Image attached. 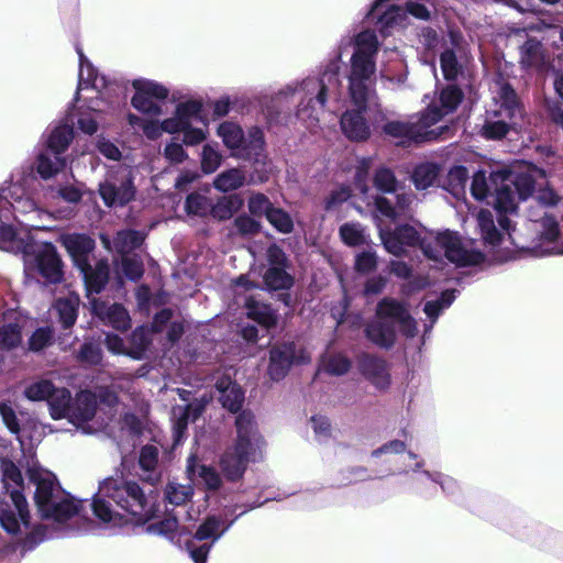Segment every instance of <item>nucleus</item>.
Returning a JSON list of instances; mask_svg holds the SVG:
<instances>
[{
	"label": "nucleus",
	"instance_id": "nucleus-2",
	"mask_svg": "<svg viewBox=\"0 0 563 563\" xmlns=\"http://www.w3.org/2000/svg\"><path fill=\"white\" fill-rule=\"evenodd\" d=\"M219 391V401L230 412L238 413L235 418L236 440L234 446L228 450L220 460L221 470L230 481L240 479L245 473L250 462L262 459L264 444L254 415L250 410H242L244 391L240 385L230 379H220L216 384Z\"/></svg>",
	"mask_w": 563,
	"mask_h": 563
},
{
	"label": "nucleus",
	"instance_id": "nucleus-21",
	"mask_svg": "<svg viewBox=\"0 0 563 563\" xmlns=\"http://www.w3.org/2000/svg\"><path fill=\"white\" fill-rule=\"evenodd\" d=\"M263 504L264 503H253L246 506L240 514H238L232 520L228 522L214 515L207 516L196 529L194 539L197 541H205L210 539V544L213 545L234 525L238 518H240L249 510L262 506Z\"/></svg>",
	"mask_w": 563,
	"mask_h": 563
},
{
	"label": "nucleus",
	"instance_id": "nucleus-19",
	"mask_svg": "<svg viewBox=\"0 0 563 563\" xmlns=\"http://www.w3.org/2000/svg\"><path fill=\"white\" fill-rule=\"evenodd\" d=\"M82 277L86 296L90 301L95 295L102 292L110 279V264L108 258H99L93 265L88 262L77 268Z\"/></svg>",
	"mask_w": 563,
	"mask_h": 563
},
{
	"label": "nucleus",
	"instance_id": "nucleus-12",
	"mask_svg": "<svg viewBox=\"0 0 563 563\" xmlns=\"http://www.w3.org/2000/svg\"><path fill=\"white\" fill-rule=\"evenodd\" d=\"M437 244L443 250L444 256L460 267L479 265L485 261L483 252L467 250L457 232L444 230L435 236Z\"/></svg>",
	"mask_w": 563,
	"mask_h": 563
},
{
	"label": "nucleus",
	"instance_id": "nucleus-43",
	"mask_svg": "<svg viewBox=\"0 0 563 563\" xmlns=\"http://www.w3.org/2000/svg\"><path fill=\"white\" fill-rule=\"evenodd\" d=\"M379 41L378 37L373 30H364L357 33L354 37V52L353 54H358L360 56H367L372 58H376V55L379 49Z\"/></svg>",
	"mask_w": 563,
	"mask_h": 563
},
{
	"label": "nucleus",
	"instance_id": "nucleus-26",
	"mask_svg": "<svg viewBox=\"0 0 563 563\" xmlns=\"http://www.w3.org/2000/svg\"><path fill=\"white\" fill-rule=\"evenodd\" d=\"M97 412L96 395L89 390H81L71 400L68 420L75 426L92 420Z\"/></svg>",
	"mask_w": 563,
	"mask_h": 563
},
{
	"label": "nucleus",
	"instance_id": "nucleus-38",
	"mask_svg": "<svg viewBox=\"0 0 563 563\" xmlns=\"http://www.w3.org/2000/svg\"><path fill=\"white\" fill-rule=\"evenodd\" d=\"M421 473L431 482L439 484L443 494L451 498L453 501L463 503L464 497L462 487L455 478L440 472L431 473L424 470Z\"/></svg>",
	"mask_w": 563,
	"mask_h": 563
},
{
	"label": "nucleus",
	"instance_id": "nucleus-9",
	"mask_svg": "<svg viewBox=\"0 0 563 563\" xmlns=\"http://www.w3.org/2000/svg\"><path fill=\"white\" fill-rule=\"evenodd\" d=\"M26 269L36 272L46 285L60 284L64 280V264L52 242H40L27 234L18 243Z\"/></svg>",
	"mask_w": 563,
	"mask_h": 563
},
{
	"label": "nucleus",
	"instance_id": "nucleus-54",
	"mask_svg": "<svg viewBox=\"0 0 563 563\" xmlns=\"http://www.w3.org/2000/svg\"><path fill=\"white\" fill-rule=\"evenodd\" d=\"M58 320L64 330L70 329L78 317V308L69 299H58L55 305Z\"/></svg>",
	"mask_w": 563,
	"mask_h": 563
},
{
	"label": "nucleus",
	"instance_id": "nucleus-1",
	"mask_svg": "<svg viewBox=\"0 0 563 563\" xmlns=\"http://www.w3.org/2000/svg\"><path fill=\"white\" fill-rule=\"evenodd\" d=\"M2 492L0 494V526L12 537L20 538L16 549L20 558L33 551L48 539L65 536L56 532L46 525L31 527L29 504L23 494L24 481L20 468L11 460L3 459L0 463Z\"/></svg>",
	"mask_w": 563,
	"mask_h": 563
},
{
	"label": "nucleus",
	"instance_id": "nucleus-55",
	"mask_svg": "<svg viewBox=\"0 0 563 563\" xmlns=\"http://www.w3.org/2000/svg\"><path fill=\"white\" fill-rule=\"evenodd\" d=\"M131 104L139 112L148 115H161L163 112L162 104L139 90H135L131 99Z\"/></svg>",
	"mask_w": 563,
	"mask_h": 563
},
{
	"label": "nucleus",
	"instance_id": "nucleus-5",
	"mask_svg": "<svg viewBox=\"0 0 563 563\" xmlns=\"http://www.w3.org/2000/svg\"><path fill=\"white\" fill-rule=\"evenodd\" d=\"M217 134L224 146L230 150L231 157L252 164L253 170L249 176V184L260 185L269 179V170L266 168V142L261 128L252 126L245 134L240 124L224 121L218 125Z\"/></svg>",
	"mask_w": 563,
	"mask_h": 563
},
{
	"label": "nucleus",
	"instance_id": "nucleus-58",
	"mask_svg": "<svg viewBox=\"0 0 563 563\" xmlns=\"http://www.w3.org/2000/svg\"><path fill=\"white\" fill-rule=\"evenodd\" d=\"M194 495L191 486L168 484L165 490L167 501L174 506L186 504Z\"/></svg>",
	"mask_w": 563,
	"mask_h": 563
},
{
	"label": "nucleus",
	"instance_id": "nucleus-56",
	"mask_svg": "<svg viewBox=\"0 0 563 563\" xmlns=\"http://www.w3.org/2000/svg\"><path fill=\"white\" fill-rule=\"evenodd\" d=\"M440 66L446 80L456 79L461 66L453 48H446L440 54Z\"/></svg>",
	"mask_w": 563,
	"mask_h": 563
},
{
	"label": "nucleus",
	"instance_id": "nucleus-11",
	"mask_svg": "<svg viewBox=\"0 0 563 563\" xmlns=\"http://www.w3.org/2000/svg\"><path fill=\"white\" fill-rule=\"evenodd\" d=\"M98 192L106 207H125L135 198L134 177L129 170L111 173L99 183Z\"/></svg>",
	"mask_w": 563,
	"mask_h": 563
},
{
	"label": "nucleus",
	"instance_id": "nucleus-22",
	"mask_svg": "<svg viewBox=\"0 0 563 563\" xmlns=\"http://www.w3.org/2000/svg\"><path fill=\"white\" fill-rule=\"evenodd\" d=\"M75 49L79 58L78 87L74 97V102H77L79 100V90L86 88L101 90L108 87L109 80L104 75H99L98 69L84 54V51L78 43L75 45Z\"/></svg>",
	"mask_w": 563,
	"mask_h": 563
},
{
	"label": "nucleus",
	"instance_id": "nucleus-29",
	"mask_svg": "<svg viewBox=\"0 0 563 563\" xmlns=\"http://www.w3.org/2000/svg\"><path fill=\"white\" fill-rule=\"evenodd\" d=\"M158 457L159 450L153 444L143 445L139 453V467L142 471L141 477L151 485H155L161 479V472L157 467Z\"/></svg>",
	"mask_w": 563,
	"mask_h": 563
},
{
	"label": "nucleus",
	"instance_id": "nucleus-47",
	"mask_svg": "<svg viewBox=\"0 0 563 563\" xmlns=\"http://www.w3.org/2000/svg\"><path fill=\"white\" fill-rule=\"evenodd\" d=\"M134 90H139L143 92V95L148 96L156 100L159 104L168 98L169 90L164 85L151 80V79H134L132 82Z\"/></svg>",
	"mask_w": 563,
	"mask_h": 563
},
{
	"label": "nucleus",
	"instance_id": "nucleus-31",
	"mask_svg": "<svg viewBox=\"0 0 563 563\" xmlns=\"http://www.w3.org/2000/svg\"><path fill=\"white\" fill-rule=\"evenodd\" d=\"M245 313L249 319H252L257 324L269 329L277 322V312L269 303L247 298L245 301Z\"/></svg>",
	"mask_w": 563,
	"mask_h": 563
},
{
	"label": "nucleus",
	"instance_id": "nucleus-41",
	"mask_svg": "<svg viewBox=\"0 0 563 563\" xmlns=\"http://www.w3.org/2000/svg\"><path fill=\"white\" fill-rule=\"evenodd\" d=\"M144 242V234L139 230H122L113 239L115 251L122 256L129 255L132 251L141 247Z\"/></svg>",
	"mask_w": 563,
	"mask_h": 563
},
{
	"label": "nucleus",
	"instance_id": "nucleus-48",
	"mask_svg": "<svg viewBox=\"0 0 563 563\" xmlns=\"http://www.w3.org/2000/svg\"><path fill=\"white\" fill-rule=\"evenodd\" d=\"M55 390V384L49 379H38L29 384L24 390L23 396L30 401H46L52 393Z\"/></svg>",
	"mask_w": 563,
	"mask_h": 563
},
{
	"label": "nucleus",
	"instance_id": "nucleus-53",
	"mask_svg": "<svg viewBox=\"0 0 563 563\" xmlns=\"http://www.w3.org/2000/svg\"><path fill=\"white\" fill-rule=\"evenodd\" d=\"M178 520L175 517L165 518L157 522L151 523L145 528L148 534L162 536L174 542L177 537Z\"/></svg>",
	"mask_w": 563,
	"mask_h": 563
},
{
	"label": "nucleus",
	"instance_id": "nucleus-17",
	"mask_svg": "<svg viewBox=\"0 0 563 563\" xmlns=\"http://www.w3.org/2000/svg\"><path fill=\"white\" fill-rule=\"evenodd\" d=\"M355 109L345 110L340 118L343 135L352 142H365L372 135V126L365 112L368 103L355 104Z\"/></svg>",
	"mask_w": 563,
	"mask_h": 563
},
{
	"label": "nucleus",
	"instance_id": "nucleus-30",
	"mask_svg": "<svg viewBox=\"0 0 563 563\" xmlns=\"http://www.w3.org/2000/svg\"><path fill=\"white\" fill-rule=\"evenodd\" d=\"M514 124H517V122L508 121L507 118L496 111H487L478 134L485 140L498 141L509 133Z\"/></svg>",
	"mask_w": 563,
	"mask_h": 563
},
{
	"label": "nucleus",
	"instance_id": "nucleus-33",
	"mask_svg": "<svg viewBox=\"0 0 563 563\" xmlns=\"http://www.w3.org/2000/svg\"><path fill=\"white\" fill-rule=\"evenodd\" d=\"M468 179V169L464 165H455L450 168L442 188L450 192L454 198L460 199L466 194Z\"/></svg>",
	"mask_w": 563,
	"mask_h": 563
},
{
	"label": "nucleus",
	"instance_id": "nucleus-57",
	"mask_svg": "<svg viewBox=\"0 0 563 563\" xmlns=\"http://www.w3.org/2000/svg\"><path fill=\"white\" fill-rule=\"evenodd\" d=\"M274 208L269 198L262 192H253L247 200V209L253 217H265Z\"/></svg>",
	"mask_w": 563,
	"mask_h": 563
},
{
	"label": "nucleus",
	"instance_id": "nucleus-6",
	"mask_svg": "<svg viewBox=\"0 0 563 563\" xmlns=\"http://www.w3.org/2000/svg\"><path fill=\"white\" fill-rule=\"evenodd\" d=\"M396 327L408 339L415 338L418 333L417 322L410 314L408 303L384 297L377 302L375 318L366 324L364 333L376 346L390 350L397 339Z\"/></svg>",
	"mask_w": 563,
	"mask_h": 563
},
{
	"label": "nucleus",
	"instance_id": "nucleus-18",
	"mask_svg": "<svg viewBox=\"0 0 563 563\" xmlns=\"http://www.w3.org/2000/svg\"><path fill=\"white\" fill-rule=\"evenodd\" d=\"M74 139V117L67 114L57 123H52L42 134L41 141L45 148L54 151L55 154H63L68 150Z\"/></svg>",
	"mask_w": 563,
	"mask_h": 563
},
{
	"label": "nucleus",
	"instance_id": "nucleus-7",
	"mask_svg": "<svg viewBox=\"0 0 563 563\" xmlns=\"http://www.w3.org/2000/svg\"><path fill=\"white\" fill-rule=\"evenodd\" d=\"M27 476L35 486L33 499L42 519L63 523L79 512L82 501L74 500L52 472L32 466L27 468Z\"/></svg>",
	"mask_w": 563,
	"mask_h": 563
},
{
	"label": "nucleus",
	"instance_id": "nucleus-28",
	"mask_svg": "<svg viewBox=\"0 0 563 563\" xmlns=\"http://www.w3.org/2000/svg\"><path fill=\"white\" fill-rule=\"evenodd\" d=\"M498 110L510 122H517L522 118V109L516 90L509 82H504L498 90Z\"/></svg>",
	"mask_w": 563,
	"mask_h": 563
},
{
	"label": "nucleus",
	"instance_id": "nucleus-24",
	"mask_svg": "<svg viewBox=\"0 0 563 563\" xmlns=\"http://www.w3.org/2000/svg\"><path fill=\"white\" fill-rule=\"evenodd\" d=\"M62 244L68 252L76 268L85 266L90 262V254L96 249V241L86 233L66 234L62 239Z\"/></svg>",
	"mask_w": 563,
	"mask_h": 563
},
{
	"label": "nucleus",
	"instance_id": "nucleus-10",
	"mask_svg": "<svg viewBox=\"0 0 563 563\" xmlns=\"http://www.w3.org/2000/svg\"><path fill=\"white\" fill-rule=\"evenodd\" d=\"M376 58L352 54L349 91L354 104L369 103L375 97Z\"/></svg>",
	"mask_w": 563,
	"mask_h": 563
},
{
	"label": "nucleus",
	"instance_id": "nucleus-60",
	"mask_svg": "<svg viewBox=\"0 0 563 563\" xmlns=\"http://www.w3.org/2000/svg\"><path fill=\"white\" fill-rule=\"evenodd\" d=\"M77 357L82 363L99 365L102 361V350L100 344L92 341L84 342L78 350Z\"/></svg>",
	"mask_w": 563,
	"mask_h": 563
},
{
	"label": "nucleus",
	"instance_id": "nucleus-50",
	"mask_svg": "<svg viewBox=\"0 0 563 563\" xmlns=\"http://www.w3.org/2000/svg\"><path fill=\"white\" fill-rule=\"evenodd\" d=\"M266 220L279 233L289 234L294 230L291 216L282 208L274 206L271 212L266 214Z\"/></svg>",
	"mask_w": 563,
	"mask_h": 563
},
{
	"label": "nucleus",
	"instance_id": "nucleus-14",
	"mask_svg": "<svg viewBox=\"0 0 563 563\" xmlns=\"http://www.w3.org/2000/svg\"><path fill=\"white\" fill-rule=\"evenodd\" d=\"M464 99L463 90L455 84H449L443 87L438 100L432 102L426 111L421 113V122L424 126H432L446 114L453 113Z\"/></svg>",
	"mask_w": 563,
	"mask_h": 563
},
{
	"label": "nucleus",
	"instance_id": "nucleus-49",
	"mask_svg": "<svg viewBox=\"0 0 563 563\" xmlns=\"http://www.w3.org/2000/svg\"><path fill=\"white\" fill-rule=\"evenodd\" d=\"M211 200L199 192H191L185 199V211L188 216L205 218L209 216Z\"/></svg>",
	"mask_w": 563,
	"mask_h": 563
},
{
	"label": "nucleus",
	"instance_id": "nucleus-16",
	"mask_svg": "<svg viewBox=\"0 0 563 563\" xmlns=\"http://www.w3.org/2000/svg\"><path fill=\"white\" fill-rule=\"evenodd\" d=\"M303 362L297 356V346L294 342L275 344L269 350L267 374L272 380L279 382L286 377L295 363Z\"/></svg>",
	"mask_w": 563,
	"mask_h": 563
},
{
	"label": "nucleus",
	"instance_id": "nucleus-40",
	"mask_svg": "<svg viewBox=\"0 0 563 563\" xmlns=\"http://www.w3.org/2000/svg\"><path fill=\"white\" fill-rule=\"evenodd\" d=\"M187 472L189 476L197 475L210 490H217L221 486L222 481L218 472L212 466L196 464L192 455L187 461Z\"/></svg>",
	"mask_w": 563,
	"mask_h": 563
},
{
	"label": "nucleus",
	"instance_id": "nucleus-3",
	"mask_svg": "<svg viewBox=\"0 0 563 563\" xmlns=\"http://www.w3.org/2000/svg\"><path fill=\"white\" fill-rule=\"evenodd\" d=\"M95 517L113 527L144 525L155 517L156 509L137 482L107 477L99 483L90 501Z\"/></svg>",
	"mask_w": 563,
	"mask_h": 563
},
{
	"label": "nucleus",
	"instance_id": "nucleus-15",
	"mask_svg": "<svg viewBox=\"0 0 563 563\" xmlns=\"http://www.w3.org/2000/svg\"><path fill=\"white\" fill-rule=\"evenodd\" d=\"M430 126L422 125L421 115L417 122H407L400 120L387 121L383 125V132L394 139H400L402 143L421 142L424 140L437 139L442 131H448V126H441L440 132L426 131Z\"/></svg>",
	"mask_w": 563,
	"mask_h": 563
},
{
	"label": "nucleus",
	"instance_id": "nucleus-23",
	"mask_svg": "<svg viewBox=\"0 0 563 563\" xmlns=\"http://www.w3.org/2000/svg\"><path fill=\"white\" fill-rule=\"evenodd\" d=\"M490 179L494 184H497L498 180L507 181L518 200L521 201L529 199L536 190V180L528 173H514L503 168L490 173Z\"/></svg>",
	"mask_w": 563,
	"mask_h": 563
},
{
	"label": "nucleus",
	"instance_id": "nucleus-46",
	"mask_svg": "<svg viewBox=\"0 0 563 563\" xmlns=\"http://www.w3.org/2000/svg\"><path fill=\"white\" fill-rule=\"evenodd\" d=\"M223 156L218 144H203L200 153V166L205 175L213 174L221 166Z\"/></svg>",
	"mask_w": 563,
	"mask_h": 563
},
{
	"label": "nucleus",
	"instance_id": "nucleus-51",
	"mask_svg": "<svg viewBox=\"0 0 563 563\" xmlns=\"http://www.w3.org/2000/svg\"><path fill=\"white\" fill-rule=\"evenodd\" d=\"M492 188H494V183L492 179H487L486 172L483 169H478L474 173L471 181V195L477 201H484Z\"/></svg>",
	"mask_w": 563,
	"mask_h": 563
},
{
	"label": "nucleus",
	"instance_id": "nucleus-52",
	"mask_svg": "<svg viewBox=\"0 0 563 563\" xmlns=\"http://www.w3.org/2000/svg\"><path fill=\"white\" fill-rule=\"evenodd\" d=\"M340 238L349 246H358L365 242L364 228L357 222H346L340 227Z\"/></svg>",
	"mask_w": 563,
	"mask_h": 563
},
{
	"label": "nucleus",
	"instance_id": "nucleus-20",
	"mask_svg": "<svg viewBox=\"0 0 563 563\" xmlns=\"http://www.w3.org/2000/svg\"><path fill=\"white\" fill-rule=\"evenodd\" d=\"M91 313L106 325L115 330L126 331L131 325V319L128 310L121 303H112L99 299H90Z\"/></svg>",
	"mask_w": 563,
	"mask_h": 563
},
{
	"label": "nucleus",
	"instance_id": "nucleus-4",
	"mask_svg": "<svg viewBox=\"0 0 563 563\" xmlns=\"http://www.w3.org/2000/svg\"><path fill=\"white\" fill-rule=\"evenodd\" d=\"M339 63L330 60L318 76H309L301 81L295 80L279 89L272 98V108L288 103L289 98L300 93V101L296 109V115L302 121L311 124L319 121V114L323 111L327 101L331 98L338 100L340 97L341 80L339 75ZM285 117L290 113V106L278 111Z\"/></svg>",
	"mask_w": 563,
	"mask_h": 563
},
{
	"label": "nucleus",
	"instance_id": "nucleus-63",
	"mask_svg": "<svg viewBox=\"0 0 563 563\" xmlns=\"http://www.w3.org/2000/svg\"><path fill=\"white\" fill-rule=\"evenodd\" d=\"M85 185L82 183L59 185L56 195L65 202L78 205L84 197Z\"/></svg>",
	"mask_w": 563,
	"mask_h": 563
},
{
	"label": "nucleus",
	"instance_id": "nucleus-36",
	"mask_svg": "<svg viewBox=\"0 0 563 563\" xmlns=\"http://www.w3.org/2000/svg\"><path fill=\"white\" fill-rule=\"evenodd\" d=\"M477 228L484 244L496 246L501 241V233L495 225L493 213L487 209H481L477 213Z\"/></svg>",
	"mask_w": 563,
	"mask_h": 563
},
{
	"label": "nucleus",
	"instance_id": "nucleus-62",
	"mask_svg": "<svg viewBox=\"0 0 563 563\" xmlns=\"http://www.w3.org/2000/svg\"><path fill=\"white\" fill-rule=\"evenodd\" d=\"M121 267L124 276L131 282H137L144 275V265L139 256H122Z\"/></svg>",
	"mask_w": 563,
	"mask_h": 563
},
{
	"label": "nucleus",
	"instance_id": "nucleus-8",
	"mask_svg": "<svg viewBox=\"0 0 563 563\" xmlns=\"http://www.w3.org/2000/svg\"><path fill=\"white\" fill-rule=\"evenodd\" d=\"M373 185L379 192L372 197L377 214L395 221L410 210L416 196L400 186L390 168H377L373 176Z\"/></svg>",
	"mask_w": 563,
	"mask_h": 563
},
{
	"label": "nucleus",
	"instance_id": "nucleus-25",
	"mask_svg": "<svg viewBox=\"0 0 563 563\" xmlns=\"http://www.w3.org/2000/svg\"><path fill=\"white\" fill-rule=\"evenodd\" d=\"M358 371L363 376L379 387L389 385V374L386 362L376 355L363 353L357 358Z\"/></svg>",
	"mask_w": 563,
	"mask_h": 563
},
{
	"label": "nucleus",
	"instance_id": "nucleus-39",
	"mask_svg": "<svg viewBox=\"0 0 563 563\" xmlns=\"http://www.w3.org/2000/svg\"><path fill=\"white\" fill-rule=\"evenodd\" d=\"M246 183L244 173L236 167L225 169L213 179V187L220 192H229L243 187Z\"/></svg>",
	"mask_w": 563,
	"mask_h": 563
},
{
	"label": "nucleus",
	"instance_id": "nucleus-61",
	"mask_svg": "<svg viewBox=\"0 0 563 563\" xmlns=\"http://www.w3.org/2000/svg\"><path fill=\"white\" fill-rule=\"evenodd\" d=\"M202 111V103L199 100H187L176 106L175 113L188 126L192 119L199 118Z\"/></svg>",
	"mask_w": 563,
	"mask_h": 563
},
{
	"label": "nucleus",
	"instance_id": "nucleus-42",
	"mask_svg": "<svg viewBox=\"0 0 563 563\" xmlns=\"http://www.w3.org/2000/svg\"><path fill=\"white\" fill-rule=\"evenodd\" d=\"M263 280L269 290H287L294 285V278L286 272V266L268 267Z\"/></svg>",
	"mask_w": 563,
	"mask_h": 563
},
{
	"label": "nucleus",
	"instance_id": "nucleus-37",
	"mask_svg": "<svg viewBox=\"0 0 563 563\" xmlns=\"http://www.w3.org/2000/svg\"><path fill=\"white\" fill-rule=\"evenodd\" d=\"M439 173L440 166L437 163L424 162L415 166L410 178L416 189L424 190L435 183Z\"/></svg>",
	"mask_w": 563,
	"mask_h": 563
},
{
	"label": "nucleus",
	"instance_id": "nucleus-44",
	"mask_svg": "<svg viewBox=\"0 0 563 563\" xmlns=\"http://www.w3.org/2000/svg\"><path fill=\"white\" fill-rule=\"evenodd\" d=\"M457 294L459 290L456 289H445L438 299L424 303L423 312L432 323H435L441 312L454 302Z\"/></svg>",
	"mask_w": 563,
	"mask_h": 563
},
{
	"label": "nucleus",
	"instance_id": "nucleus-64",
	"mask_svg": "<svg viewBox=\"0 0 563 563\" xmlns=\"http://www.w3.org/2000/svg\"><path fill=\"white\" fill-rule=\"evenodd\" d=\"M540 239L547 242H554L559 238L560 228L556 218L549 213H543L540 219Z\"/></svg>",
	"mask_w": 563,
	"mask_h": 563
},
{
	"label": "nucleus",
	"instance_id": "nucleus-59",
	"mask_svg": "<svg viewBox=\"0 0 563 563\" xmlns=\"http://www.w3.org/2000/svg\"><path fill=\"white\" fill-rule=\"evenodd\" d=\"M22 340L21 330L16 323H7L0 327V347L12 350Z\"/></svg>",
	"mask_w": 563,
	"mask_h": 563
},
{
	"label": "nucleus",
	"instance_id": "nucleus-32",
	"mask_svg": "<svg viewBox=\"0 0 563 563\" xmlns=\"http://www.w3.org/2000/svg\"><path fill=\"white\" fill-rule=\"evenodd\" d=\"M544 60L542 43L533 36H529L519 47V64L522 69L541 67Z\"/></svg>",
	"mask_w": 563,
	"mask_h": 563
},
{
	"label": "nucleus",
	"instance_id": "nucleus-13",
	"mask_svg": "<svg viewBox=\"0 0 563 563\" xmlns=\"http://www.w3.org/2000/svg\"><path fill=\"white\" fill-rule=\"evenodd\" d=\"M387 0H374L366 14L369 24H374L383 37L393 34L395 30H405L409 25V19L405 16L401 5L390 4L385 11L378 12L379 7Z\"/></svg>",
	"mask_w": 563,
	"mask_h": 563
},
{
	"label": "nucleus",
	"instance_id": "nucleus-27",
	"mask_svg": "<svg viewBox=\"0 0 563 563\" xmlns=\"http://www.w3.org/2000/svg\"><path fill=\"white\" fill-rule=\"evenodd\" d=\"M66 165L67 158L63 154H55L54 151L44 147L35 157L34 169L42 179L48 180L64 170Z\"/></svg>",
	"mask_w": 563,
	"mask_h": 563
},
{
	"label": "nucleus",
	"instance_id": "nucleus-34",
	"mask_svg": "<svg viewBox=\"0 0 563 563\" xmlns=\"http://www.w3.org/2000/svg\"><path fill=\"white\" fill-rule=\"evenodd\" d=\"M73 396L68 388L55 386L54 393L47 400L49 416L53 420L68 418Z\"/></svg>",
	"mask_w": 563,
	"mask_h": 563
},
{
	"label": "nucleus",
	"instance_id": "nucleus-45",
	"mask_svg": "<svg viewBox=\"0 0 563 563\" xmlns=\"http://www.w3.org/2000/svg\"><path fill=\"white\" fill-rule=\"evenodd\" d=\"M395 230L405 247L421 245L422 251L427 257L434 260L437 258L432 247L422 243L419 232L412 225L399 224L395 228Z\"/></svg>",
	"mask_w": 563,
	"mask_h": 563
},
{
	"label": "nucleus",
	"instance_id": "nucleus-35",
	"mask_svg": "<svg viewBox=\"0 0 563 563\" xmlns=\"http://www.w3.org/2000/svg\"><path fill=\"white\" fill-rule=\"evenodd\" d=\"M508 185L505 180L494 184L493 205L497 213H515L517 211L518 198Z\"/></svg>",
	"mask_w": 563,
	"mask_h": 563
}]
</instances>
